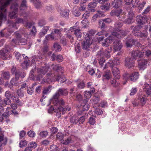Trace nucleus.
Returning a JSON list of instances; mask_svg holds the SVG:
<instances>
[{"label":"nucleus","instance_id":"cd10ccee","mask_svg":"<svg viewBox=\"0 0 151 151\" xmlns=\"http://www.w3.org/2000/svg\"><path fill=\"white\" fill-rule=\"evenodd\" d=\"M104 16V14L101 11H98L97 13L95 14L92 17V20L95 21L98 17H102Z\"/></svg>","mask_w":151,"mask_h":151},{"label":"nucleus","instance_id":"f8f14e48","mask_svg":"<svg viewBox=\"0 0 151 151\" xmlns=\"http://www.w3.org/2000/svg\"><path fill=\"white\" fill-rule=\"evenodd\" d=\"M135 60L132 58H127L125 59L126 66H134Z\"/></svg>","mask_w":151,"mask_h":151},{"label":"nucleus","instance_id":"f03ea898","mask_svg":"<svg viewBox=\"0 0 151 151\" xmlns=\"http://www.w3.org/2000/svg\"><path fill=\"white\" fill-rule=\"evenodd\" d=\"M18 4L17 3L14 4L12 5L10 8L11 10H12V12L10 13V17L12 19L15 18L17 17L16 14L18 10Z\"/></svg>","mask_w":151,"mask_h":151},{"label":"nucleus","instance_id":"2f4dec72","mask_svg":"<svg viewBox=\"0 0 151 151\" xmlns=\"http://www.w3.org/2000/svg\"><path fill=\"white\" fill-rule=\"evenodd\" d=\"M60 78H61V79L60 81V83H64L66 81V79L64 75H62V76L58 75L55 78L56 81H58L59 82V81L60 80Z\"/></svg>","mask_w":151,"mask_h":151},{"label":"nucleus","instance_id":"5fc2aeb1","mask_svg":"<svg viewBox=\"0 0 151 151\" xmlns=\"http://www.w3.org/2000/svg\"><path fill=\"white\" fill-rule=\"evenodd\" d=\"M18 43H21V45H24L27 43V40L24 38H21L18 40Z\"/></svg>","mask_w":151,"mask_h":151},{"label":"nucleus","instance_id":"393cba45","mask_svg":"<svg viewBox=\"0 0 151 151\" xmlns=\"http://www.w3.org/2000/svg\"><path fill=\"white\" fill-rule=\"evenodd\" d=\"M122 10L121 9H117L115 10H112L111 12V16H116L117 17L119 16L120 14L122 12Z\"/></svg>","mask_w":151,"mask_h":151},{"label":"nucleus","instance_id":"13d9d810","mask_svg":"<svg viewBox=\"0 0 151 151\" xmlns=\"http://www.w3.org/2000/svg\"><path fill=\"white\" fill-rule=\"evenodd\" d=\"M19 78V76L18 75L15 76V78H12L10 81V83L12 85L16 82L18 81Z\"/></svg>","mask_w":151,"mask_h":151},{"label":"nucleus","instance_id":"4468645a","mask_svg":"<svg viewBox=\"0 0 151 151\" xmlns=\"http://www.w3.org/2000/svg\"><path fill=\"white\" fill-rule=\"evenodd\" d=\"M70 30L72 32L73 31H74V34L76 37H81V32L80 30L79 29H76L75 27H70Z\"/></svg>","mask_w":151,"mask_h":151},{"label":"nucleus","instance_id":"e2e57ef3","mask_svg":"<svg viewBox=\"0 0 151 151\" xmlns=\"http://www.w3.org/2000/svg\"><path fill=\"white\" fill-rule=\"evenodd\" d=\"M27 141L26 140L21 141L19 144V146L20 147H22L27 145Z\"/></svg>","mask_w":151,"mask_h":151},{"label":"nucleus","instance_id":"1a4fd4ad","mask_svg":"<svg viewBox=\"0 0 151 151\" xmlns=\"http://www.w3.org/2000/svg\"><path fill=\"white\" fill-rule=\"evenodd\" d=\"M137 21L138 23L143 24L147 22V17L139 15L137 18Z\"/></svg>","mask_w":151,"mask_h":151},{"label":"nucleus","instance_id":"6ab92c4d","mask_svg":"<svg viewBox=\"0 0 151 151\" xmlns=\"http://www.w3.org/2000/svg\"><path fill=\"white\" fill-rule=\"evenodd\" d=\"M128 14L129 15V17L127 19H126L124 22V23L127 24H131L132 23L133 19L132 17L134 15L133 12L131 11L129 12Z\"/></svg>","mask_w":151,"mask_h":151},{"label":"nucleus","instance_id":"c9c22d12","mask_svg":"<svg viewBox=\"0 0 151 151\" xmlns=\"http://www.w3.org/2000/svg\"><path fill=\"white\" fill-rule=\"evenodd\" d=\"M146 99H147V98L145 95L143 96L142 98H139L138 100L139 104L142 106H144L145 105L146 103Z\"/></svg>","mask_w":151,"mask_h":151},{"label":"nucleus","instance_id":"37998d69","mask_svg":"<svg viewBox=\"0 0 151 151\" xmlns=\"http://www.w3.org/2000/svg\"><path fill=\"white\" fill-rule=\"evenodd\" d=\"M7 138L6 137L4 138V135H0V142L3 143L4 145L7 143Z\"/></svg>","mask_w":151,"mask_h":151},{"label":"nucleus","instance_id":"dca6fc26","mask_svg":"<svg viewBox=\"0 0 151 151\" xmlns=\"http://www.w3.org/2000/svg\"><path fill=\"white\" fill-rule=\"evenodd\" d=\"M50 67H42L41 68H39L37 69V71L39 73L45 74L50 68Z\"/></svg>","mask_w":151,"mask_h":151},{"label":"nucleus","instance_id":"ddd939ff","mask_svg":"<svg viewBox=\"0 0 151 151\" xmlns=\"http://www.w3.org/2000/svg\"><path fill=\"white\" fill-rule=\"evenodd\" d=\"M120 61L119 59H115L114 62L113 61L109 60V61L105 64V66H114V65H119Z\"/></svg>","mask_w":151,"mask_h":151},{"label":"nucleus","instance_id":"0e129e2a","mask_svg":"<svg viewBox=\"0 0 151 151\" xmlns=\"http://www.w3.org/2000/svg\"><path fill=\"white\" fill-rule=\"evenodd\" d=\"M29 146L32 148H35L37 146V144L35 142H32L29 144Z\"/></svg>","mask_w":151,"mask_h":151},{"label":"nucleus","instance_id":"de8ad7c7","mask_svg":"<svg viewBox=\"0 0 151 151\" xmlns=\"http://www.w3.org/2000/svg\"><path fill=\"white\" fill-rule=\"evenodd\" d=\"M9 51L8 49L5 47L4 49L0 51V55L4 57H6V52H8Z\"/></svg>","mask_w":151,"mask_h":151},{"label":"nucleus","instance_id":"a878e982","mask_svg":"<svg viewBox=\"0 0 151 151\" xmlns=\"http://www.w3.org/2000/svg\"><path fill=\"white\" fill-rule=\"evenodd\" d=\"M139 78L138 73L135 72L130 74V80L132 81H136Z\"/></svg>","mask_w":151,"mask_h":151},{"label":"nucleus","instance_id":"a211bd4d","mask_svg":"<svg viewBox=\"0 0 151 151\" xmlns=\"http://www.w3.org/2000/svg\"><path fill=\"white\" fill-rule=\"evenodd\" d=\"M52 67V72L56 73H63V68L62 67Z\"/></svg>","mask_w":151,"mask_h":151},{"label":"nucleus","instance_id":"c03bdc74","mask_svg":"<svg viewBox=\"0 0 151 151\" xmlns=\"http://www.w3.org/2000/svg\"><path fill=\"white\" fill-rule=\"evenodd\" d=\"M55 35L51 32L50 34L47 35L45 36V38L47 40H53L55 39Z\"/></svg>","mask_w":151,"mask_h":151},{"label":"nucleus","instance_id":"5701e85b","mask_svg":"<svg viewBox=\"0 0 151 151\" xmlns=\"http://www.w3.org/2000/svg\"><path fill=\"white\" fill-rule=\"evenodd\" d=\"M59 95L60 96H66L68 94V92L67 89L64 88H60L57 91Z\"/></svg>","mask_w":151,"mask_h":151},{"label":"nucleus","instance_id":"338daca9","mask_svg":"<svg viewBox=\"0 0 151 151\" xmlns=\"http://www.w3.org/2000/svg\"><path fill=\"white\" fill-rule=\"evenodd\" d=\"M50 150L51 151H59L58 147L55 145L51 146L50 147Z\"/></svg>","mask_w":151,"mask_h":151},{"label":"nucleus","instance_id":"a18cd8bd","mask_svg":"<svg viewBox=\"0 0 151 151\" xmlns=\"http://www.w3.org/2000/svg\"><path fill=\"white\" fill-rule=\"evenodd\" d=\"M19 70L18 69H17L15 67H13L11 69V72L12 74H15V76H16L17 75H18V76H19Z\"/></svg>","mask_w":151,"mask_h":151},{"label":"nucleus","instance_id":"2eb2a0df","mask_svg":"<svg viewBox=\"0 0 151 151\" xmlns=\"http://www.w3.org/2000/svg\"><path fill=\"white\" fill-rule=\"evenodd\" d=\"M122 0H114L112 2L111 4L113 7L118 8L121 7L122 4Z\"/></svg>","mask_w":151,"mask_h":151},{"label":"nucleus","instance_id":"774afa93","mask_svg":"<svg viewBox=\"0 0 151 151\" xmlns=\"http://www.w3.org/2000/svg\"><path fill=\"white\" fill-rule=\"evenodd\" d=\"M63 60V58L62 55H59L57 56L56 57V60L58 62H62Z\"/></svg>","mask_w":151,"mask_h":151},{"label":"nucleus","instance_id":"09e8293b","mask_svg":"<svg viewBox=\"0 0 151 151\" xmlns=\"http://www.w3.org/2000/svg\"><path fill=\"white\" fill-rule=\"evenodd\" d=\"M3 76L5 79H9L10 77V75L8 71L4 72L3 74Z\"/></svg>","mask_w":151,"mask_h":151},{"label":"nucleus","instance_id":"412c9836","mask_svg":"<svg viewBox=\"0 0 151 151\" xmlns=\"http://www.w3.org/2000/svg\"><path fill=\"white\" fill-rule=\"evenodd\" d=\"M65 102L64 100L61 98L60 99L58 100L57 101H55L54 104H53L54 106H56V107L57 108L59 106H63L65 104Z\"/></svg>","mask_w":151,"mask_h":151},{"label":"nucleus","instance_id":"9d476101","mask_svg":"<svg viewBox=\"0 0 151 151\" xmlns=\"http://www.w3.org/2000/svg\"><path fill=\"white\" fill-rule=\"evenodd\" d=\"M114 37L113 36H109L105 40L104 42L102 43V45L104 46L107 47L109 45V43H111L114 40Z\"/></svg>","mask_w":151,"mask_h":151},{"label":"nucleus","instance_id":"72a5a7b5","mask_svg":"<svg viewBox=\"0 0 151 151\" xmlns=\"http://www.w3.org/2000/svg\"><path fill=\"white\" fill-rule=\"evenodd\" d=\"M54 48L55 49L56 52L60 51L62 49L61 45L58 42H55L53 45Z\"/></svg>","mask_w":151,"mask_h":151},{"label":"nucleus","instance_id":"473e14b6","mask_svg":"<svg viewBox=\"0 0 151 151\" xmlns=\"http://www.w3.org/2000/svg\"><path fill=\"white\" fill-rule=\"evenodd\" d=\"M27 7L26 0H23L20 6V9L21 10L26 9Z\"/></svg>","mask_w":151,"mask_h":151},{"label":"nucleus","instance_id":"4c0bfd02","mask_svg":"<svg viewBox=\"0 0 151 151\" xmlns=\"http://www.w3.org/2000/svg\"><path fill=\"white\" fill-rule=\"evenodd\" d=\"M139 66H145L147 65V61L144 59L139 60L138 61Z\"/></svg>","mask_w":151,"mask_h":151},{"label":"nucleus","instance_id":"f3484780","mask_svg":"<svg viewBox=\"0 0 151 151\" xmlns=\"http://www.w3.org/2000/svg\"><path fill=\"white\" fill-rule=\"evenodd\" d=\"M12 100L14 103L17 104L18 106H22L23 103L20 101L19 97L17 96H12Z\"/></svg>","mask_w":151,"mask_h":151},{"label":"nucleus","instance_id":"c756f323","mask_svg":"<svg viewBox=\"0 0 151 151\" xmlns=\"http://www.w3.org/2000/svg\"><path fill=\"white\" fill-rule=\"evenodd\" d=\"M60 96L58 91L53 96L52 98L50 99V101L54 104L55 101H56L59 100L58 98Z\"/></svg>","mask_w":151,"mask_h":151},{"label":"nucleus","instance_id":"ea45409f","mask_svg":"<svg viewBox=\"0 0 151 151\" xmlns=\"http://www.w3.org/2000/svg\"><path fill=\"white\" fill-rule=\"evenodd\" d=\"M49 50L48 46L47 45H45L43 47L42 49V54L43 55H46L48 52Z\"/></svg>","mask_w":151,"mask_h":151},{"label":"nucleus","instance_id":"c85d7f7f","mask_svg":"<svg viewBox=\"0 0 151 151\" xmlns=\"http://www.w3.org/2000/svg\"><path fill=\"white\" fill-rule=\"evenodd\" d=\"M144 90L148 96L150 95L151 94V85L147 84L146 85Z\"/></svg>","mask_w":151,"mask_h":151},{"label":"nucleus","instance_id":"0eeeda50","mask_svg":"<svg viewBox=\"0 0 151 151\" xmlns=\"http://www.w3.org/2000/svg\"><path fill=\"white\" fill-rule=\"evenodd\" d=\"M87 38H85V40L83 41L82 43L83 48V49L87 50L89 47L92 44L91 40Z\"/></svg>","mask_w":151,"mask_h":151},{"label":"nucleus","instance_id":"9b49d317","mask_svg":"<svg viewBox=\"0 0 151 151\" xmlns=\"http://www.w3.org/2000/svg\"><path fill=\"white\" fill-rule=\"evenodd\" d=\"M12 103V101L9 98H7L2 99L0 102V105L1 106H6V105H10Z\"/></svg>","mask_w":151,"mask_h":151},{"label":"nucleus","instance_id":"4be33fe9","mask_svg":"<svg viewBox=\"0 0 151 151\" xmlns=\"http://www.w3.org/2000/svg\"><path fill=\"white\" fill-rule=\"evenodd\" d=\"M134 35L137 36L139 37H146L147 35V32L145 31L143 32H142L141 31H138V32H134Z\"/></svg>","mask_w":151,"mask_h":151},{"label":"nucleus","instance_id":"69168bd1","mask_svg":"<svg viewBox=\"0 0 151 151\" xmlns=\"http://www.w3.org/2000/svg\"><path fill=\"white\" fill-rule=\"evenodd\" d=\"M83 106V111H87L88 110L89 107V105L88 103H86L84 105H82Z\"/></svg>","mask_w":151,"mask_h":151},{"label":"nucleus","instance_id":"6e6d98bb","mask_svg":"<svg viewBox=\"0 0 151 151\" xmlns=\"http://www.w3.org/2000/svg\"><path fill=\"white\" fill-rule=\"evenodd\" d=\"M15 55L17 60L19 61H21V59L22 58V56L19 52H17L15 53Z\"/></svg>","mask_w":151,"mask_h":151},{"label":"nucleus","instance_id":"39448f33","mask_svg":"<svg viewBox=\"0 0 151 151\" xmlns=\"http://www.w3.org/2000/svg\"><path fill=\"white\" fill-rule=\"evenodd\" d=\"M96 57L98 58L99 63V64L101 66L103 65V63L105 61L103 51L101 50L98 51L96 54Z\"/></svg>","mask_w":151,"mask_h":151},{"label":"nucleus","instance_id":"7ed1b4c3","mask_svg":"<svg viewBox=\"0 0 151 151\" xmlns=\"http://www.w3.org/2000/svg\"><path fill=\"white\" fill-rule=\"evenodd\" d=\"M144 54V52L140 50H133L131 53V56L135 60L137 58H140L142 57Z\"/></svg>","mask_w":151,"mask_h":151},{"label":"nucleus","instance_id":"aec40b11","mask_svg":"<svg viewBox=\"0 0 151 151\" xmlns=\"http://www.w3.org/2000/svg\"><path fill=\"white\" fill-rule=\"evenodd\" d=\"M92 90L90 91H86L84 93V97L87 99H89L92 96V93H93L95 92V89L94 88H91Z\"/></svg>","mask_w":151,"mask_h":151},{"label":"nucleus","instance_id":"a19ab883","mask_svg":"<svg viewBox=\"0 0 151 151\" xmlns=\"http://www.w3.org/2000/svg\"><path fill=\"white\" fill-rule=\"evenodd\" d=\"M131 28L132 29L133 28V30L132 31V32L134 35V32L136 33L138 32V31H139V29H140V27L139 25L136 26L134 27V26H131Z\"/></svg>","mask_w":151,"mask_h":151},{"label":"nucleus","instance_id":"3c124183","mask_svg":"<svg viewBox=\"0 0 151 151\" xmlns=\"http://www.w3.org/2000/svg\"><path fill=\"white\" fill-rule=\"evenodd\" d=\"M4 96L7 98H11L12 99V96L14 95H13L9 91H7L5 92Z\"/></svg>","mask_w":151,"mask_h":151},{"label":"nucleus","instance_id":"49530a36","mask_svg":"<svg viewBox=\"0 0 151 151\" xmlns=\"http://www.w3.org/2000/svg\"><path fill=\"white\" fill-rule=\"evenodd\" d=\"M130 74H129L128 73H125L123 75V79L126 81L125 82L123 83L124 85L126 83L127 81L129 79L130 80Z\"/></svg>","mask_w":151,"mask_h":151},{"label":"nucleus","instance_id":"b1692460","mask_svg":"<svg viewBox=\"0 0 151 151\" xmlns=\"http://www.w3.org/2000/svg\"><path fill=\"white\" fill-rule=\"evenodd\" d=\"M96 32L92 29H91L88 32L86 33L85 35V33H84V36L85 38H87L88 37L89 39H90L91 37L94 35L95 34Z\"/></svg>","mask_w":151,"mask_h":151},{"label":"nucleus","instance_id":"680f3d73","mask_svg":"<svg viewBox=\"0 0 151 151\" xmlns=\"http://www.w3.org/2000/svg\"><path fill=\"white\" fill-rule=\"evenodd\" d=\"M142 52H144L145 53V55L147 57H149L151 55V50H142Z\"/></svg>","mask_w":151,"mask_h":151},{"label":"nucleus","instance_id":"79ce46f5","mask_svg":"<svg viewBox=\"0 0 151 151\" xmlns=\"http://www.w3.org/2000/svg\"><path fill=\"white\" fill-rule=\"evenodd\" d=\"M78 119L76 117H71L70 119V122L71 123L73 124H76L78 122Z\"/></svg>","mask_w":151,"mask_h":151},{"label":"nucleus","instance_id":"864d4df0","mask_svg":"<svg viewBox=\"0 0 151 151\" xmlns=\"http://www.w3.org/2000/svg\"><path fill=\"white\" fill-rule=\"evenodd\" d=\"M73 142V140H72L70 137H68L67 139L64 141L63 143L64 144L68 145L70 143H72Z\"/></svg>","mask_w":151,"mask_h":151},{"label":"nucleus","instance_id":"4d7b16f0","mask_svg":"<svg viewBox=\"0 0 151 151\" xmlns=\"http://www.w3.org/2000/svg\"><path fill=\"white\" fill-rule=\"evenodd\" d=\"M103 53L104 55V57L107 58H109L111 57L110 54V52L106 50H105L103 51Z\"/></svg>","mask_w":151,"mask_h":151},{"label":"nucleus","instance_id":"f257e3e1","mask_svg":"<svg viewBox=\"0 0 151 151\" xmlns=\"http://www.w3.org/2000/svg\"><path fill=\"white\" fill-rule=\"evenodd\" d=\"M123 25L122 22L119 21L116 22L114 24V30L111 33L112 35L119 39H120L126 35L127 34L125 31L119 29Z\"/></svg>","mask_w":151,"mask_h":151},{"label":"nucleus","instance_id":"6e6552de","mask_svg":"<svg viewBox=\"0 0 151 151\" xmlns=\"http://www.w3.org/2000/svg\"><path fill=\"white\" fill-rule=\"evenodd\" d=\"M135 41L132 38L127 37L125 39V45L128 47H131L134 45Z\"/></svg>","mask_w":151,"mask_h":151},{"label":"nucleus","instance_id":"603ef678","mask_svg":"<svg viewBox=\"0 0 151 151\" xmlns=\"http://www.w3.org/2000/svg\"><path fill=\"white\" fill-rule=\"evenodd\" d=\"M54 108L52 106H51L50 108L48 110V112L50 113H51L53 111H54L55 112H56L57 113H59V111H58V108L55 107V106Z\"/></svg>","mask_w":151,"mask_h":151},{"label":"nucleus","instance_id":"7c9ffc66","mask_svg":"<svg viewBox=\"0 0 151 151\" xmlns=\"http://www.w3.org/2000/svg\"><path fill=\"white\" fill-rule=\"evenodd\" d=\"M103 77H104L103 79V81L104 79H106L107 80H109L110 79L111 76V72L109 70H107L105 72L103 76Z\"/></svg>","mask_w":151,"mask_h":151},{"label":"nucleus","instance_id":"bf43d9fd","mask_svg":"<svg viewBox=\"0 0 151 151\" xmlns=\"http://www.w3.org/2000/svg\"><path fill=\"white\" fill-rule=\"evenodd\" d=\"M99 26L101 28H104L105 27V22L103 21V19L99 21Z\"/></svg>","mask_w":151,"mask_h":151},{"label":"nucleus","instance_id":"052dcab7","mask_svg":"<svg viewBox=\"0 0 151 151\" xmlns=\"http://www.w3.org/2000/svg\"><path fill=\"white\" fill-rule=\"evenodd\" d=\"M139 1L138 0H134V1H132V7L133 8L136 7L138 6L139 4Z\"/></svg>","mask_w":151,"mask_h":151},{"label":"nucleus","instance_id":"58836bf2","mask_svg":"<svg viewBox=\"0 0 151 151\" xmlns=\"http://www.w3.org/2000/svg\"><path fill=\"white\" fill-rule=\"evenodd\" d=\"M110 4L109 3H107L104 5H102L101 7V9L102 10L105 11H108L109 9V6Z\"/></svg>","mask_w":151,"mask_h":151},{"label":"nucleus","instance_id":"20e7f679","mask_svg":"<svg viewBox=\"0 0 151 151\" xmlns=\"http://www.w3.org/2000/svg\"><path fill=\"white\" fill-rule=\"evenodd\" d=\"M113 42V49L115 52L120 50L122 47L123 45L121 42L119 40H115Z\"/></svg>","mask_w":151,"mask_h":151},{"label":"nucleus","instance_id":"423d86ee","mask_svg":"<svg viewBox=\"0 0 151 151\" xmlns=\"http://www.w3.org/2000/svg\"><path fill=\"white\" fill-rule=\"evenodd\" d=\"M71 107L68 105L63 108L62 106H59L58 107V111H59L60 114L59 117L61 116V114H63L65 113L67 110L70 111L71 109Z\"/></svg>","mask_w":151,"mask_h":151},{"label":"nucleus","instance_id":"e433bc0d","mask_svg":"<svg viewBox=\"0 0 151 151\" xmlns=\"http://www.w3.org/2000/svg\"><path fill=\"white\" fill-rule=\"evenodd\" d=\"M79 9L76 7H74L73 9V14L76 17H79L81 15Z\"/></svg>","mask_w":151,"mask_h":151},{"label":"nucleus","instance_id":"f704fd0d","mask_svg":"<svg viewBox=\"0 0 151 151\" xmlns=\"http://www.w3.org/2000/svg\"><path fill=\"white\" fill-rule=\"evenodd\" d=\"M17 96L20 98L23 97L24 96V92L22 89L20 88L18 89L16 91Z\"/></svg>","mask_w":151,"mask_h":151},{"label":"nucleus","instance_id":"8fccbe9b","mask_svg":"<svg viewBox=\"0 0 151 151\" xmlns=\"http://www.w3.org/2000/svg\"><path fill=\"white\" fill-rule=\"evenodd\" d=\"M112 71L113 74L116 76L119 73V70L116 67H112Z\"/></svg>","mask_w":151,"mask_h":151},{"label":"nucleus","instance_id":"bb28decb","mask_svg":"<svg viewBox=\"0 0 151 151\" xmlns=\"http://www.w3.org/2000/svg\"><path fill=\"white\" fill-rule=\"evenodd\" d=\"M60 14L63 17H68L69 11L67 9H60Z\"/></svg>","mask_w":151,"mask_h":151}]
</instances>
